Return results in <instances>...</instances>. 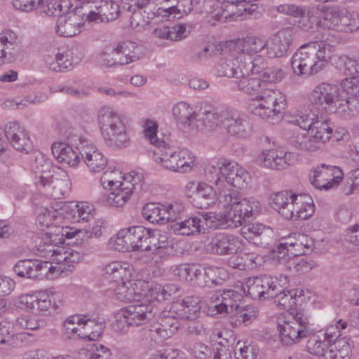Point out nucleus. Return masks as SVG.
Returning a JSON list of instances; mask_svg holds the SVG:
<instances>
[{
    "instance_id": "obj_29",
    "label": "nucleus",
    "mask_w": 359,
    "mask_h": 359,
    "mask_svg": "<svg viewBox=\"0 0 359 359\" xmlns=\"http://www.w3.org/2000/svg\"><path fill=\"white\" fill-rule=\"evenodd\" d=\"M177 315L181 320H195L201 314V302L198 297H186L182 302L173 304Z\"/></svg>"
},
{
    "instance_id": "obj_43",
    "label": "nucleus",
    "mask_w": 359,
    "mask_h": 359,
    "mask_svg": "<svg viewBox=\"0 0 359 359\" xmlns=\"http://www.w3.org/2000/svg\"><path fill=\"white\" fill-rule=\"evenodd\" d=\"M121 55L118 44L110 45L102 50L100 56V61L102 65L106 67L124 65L123 57H122Z\"/></svg>"
},
{
    "instance_id": "obj_8",
    "label": "nucleus",
    "mask_w": 359,
    "mask_h": 359,
    "mask_svg": "<svg viewBox=\"0 0 359 359\" xmlns=\"http://www.w3.org/2000/svg\"><path fill=\"white\" fill-rule=\"evenodd\" d=\"M344 177L342 170L335 165L321 163L311 168L309 173L310 183L319 190L337 187Z\"/></svg>"
},
{
    "instance_id": "obj_21",
    "label": "nucleus",
    "mask_w": 359,
    "mask_h": 359,
    "mask_svg": "<svg viewBox=\"0 0 359 359\" xmlns=\"http://www.w3.org/2000/svg\"><path fill=\"white\" fill-rule=\"evenodd\" d=\"M293 30L285 27L279 30L267 40V55L271 58L281 57L287 55L292 44Z\"/></svg>"
},
{
    "instance_id": "obj_14",
    "label": "nucleus",
    "mask_w": 359,
    "mask_h": 359,
    "mask_svg": "<svg viewBox=\"0 0 359 359\" xmlns=\"http://www.w3.org/2000/svg\"><path fill=\"white\" fill-rule=\"evenodd\" d=\"M79 7L68 10L57 20L56 33L64 37H72L81 32V27L84 25L83 15Z\"/></svg>"
},
{
    "instance_id": "obj_55",
    "label": "nucleus",
    "mask_w": 359,
    "mask_h": 359,
    "mask_svg": "<svg viewBox=\"0 0 359 359\" xmlns=\"http://www.w3.org/2000/svg\"><path fill=\"white\" fill-rule=\"evenodd\" d=\"M267 41L263 39L255 36L248 37L244 41L241 53L255 55L256 53L263 50L264 48L267 50Z\"/></svg>"
},
{
    "instance_id": "obj_25",
    "label": "nucleus",
    "mask_w": 359,
    "mask_h": 359,
    "mask_svg": "<svg viewBox=\"0 0 359 359\" xmlns=\"http://www.w3.org/2000/svg\"><path fill=\"white\" fill-rule=\"evenodd\" d=\"M243 294L241 292L229 289L223 290L217 294L216 299L220 302L215 306L218 313H227L231 316L237 315L243 300Z\"/></svg>"
},
{
    "instance_id": "obj_38",
    "label": "nucleus",
    "mask_w": 359,
    "mask_h": 359,
    "mask_svg": "<svg viewBox=\"0 0 359 359\" xmlns=\"http://www.w3.org/2000/svg\"><path fill=\"white\" fill-rule=\"evenodd\" d=\"M283 152L278 155V152L275 150H266L263 151V162L265 167L282 170L286 168L290 163L287 162L288 157L291 156L290 153H285L283 156Z\"/></svg>"
},
{
    "instance_id": "obj_4",
    "label": "nucleus",
    "mask_w": 359,
    "mask_h": 359,
    "mask_svg": "<svg viewBox=\"0 0 359 359\" xmlns=\"http://www.w3.org/2000/svg\"><path fill=\"white\" fill-rule=\"evenodd\" d=\"M278 329L280 341L283 345L292 346L309 337L306 350L310 353L325 358L327 351H332L328 349L325 341L318 339V337L311 336L312 332L308 318L300 313H297L292 320L278 323Z\"/></svg>"
},
{
    "instance_id": "obj_16",
    "label": "nucleus",
    "mask_w": 359,
    "mask_h": 359,
    "mask_svg": "<svg viewBox=\"0 0 359 359\" xmlns=\"http://www.w3.org/2000/svg\"><path fill=\"white\" fill-rule=\"evenodd\" d=\"M132 181L128 177H123V180L110 189L111 191L102 199L106 205L114 207L123 205L132 196L135 189V184L141 181L142 177L138 174L130 177Z\"/></svg>"
},
{
    "instance_id": "obj_34",
    "label": "nucleus",
    "mask_w": 359,
    "mask_h": 359,
    "mask_svg": "<svg viewBox=\"0 0 359 359\" xmlns=\"http://www.w3.org/2000/svg\"><path fill=\"white\" fill-rule=\"evenodd\" d=\"M52 153L58 162L67 164L71 167L76 166L80 158L76 151L68 144L59 142L52 144Z\"/></svg>"
},
{
    "instance_id": "obj_42",
    "label": "nucleus",
    "mask_w": 359,
    "mask_h": 359,
    "mask_svg": "<svg viewBox=\"0 0 359 359\" xmlns=\"http://www.w3.org/2000/svg\"><path fill=\"white\" fill-rule=\"evenodd\" d=\"M205 0H177L175 4H170L164 11L174 18H180L182 15L189 13L196 5L204 3Z\"/></svg>"
},
{
    "instance_id": "obj_7",
    "label": "nucleus",
    "mask_w": 359,
    "mask_h": 359,
    "mask_svg": "<svg viewBox=\"0 0 359 359\" xmlns=\"http://www.w3.org/2000/svg\"><path fill=\"white\" fill-rule=\"evenodd\" d=\"M98 122L105 144L114 149L129 146L130 137L121 116L109 107H102L98 113Z\"/></svg>"
},
{
    "instance_id": "obj_45",
    "label": "nucleus",
    "mask_w": 359,
    "mask_h": 359,
    "mask_svg": "<svg viewBox=\"0 0 359 359\" xmlns=\"http://www.w3.org/2000/svg\"><path fill=\"white\" fill-rule=\"evenodd\" d=\"M228 159L220 158L206 165L205 176L208 181L216 185L218 184L222 177H224V168H226Z\"/></svg>"
},
{
    "instance_id": "obj_47",
    "label": "nucleus",
    "mask_w": 359,
    "mask_h": 359,
    "mask_svg": "<svg viewBox=\"0 0 359 359\" xmlns=\"http://www.w3.org/2000/svg\"><path fill=\"white\" fill-rule=\"evenodd\" d=\"M341 11L342 9L337 8L325 11L320 18L319 25L325 29L338 32Z\"/></svg>"
},
{
    "instance_id": "obj_10",
    "label": "nucleus",
    "mask_w": 359,
    "mask_h": 359,
    "mask_svg": "<svg viewBox=\"0 0 359 359\" xmlns=\"http://www.w3.org/2000/svg\"><path fill=\"white\" fill-rule=\"evenodd\" d=\"M279 282V275L271 276L269 275H263L250 278L246 283V288L244 287V292H248V295L252 299H269L273 295L274 292L280 288L278 285Z\"/></svg>"
},
{
    "instance_id": "obj_32",
    "label": "nucleus",
    "mask_w": 359,
    "mask_h": 359,
    "mask_svg": "<svg viewBox=\"0 0 359 359\" xmlns=\"http://www.w3.org/2000/svg\"><path fill=\"white\" fill-rule=\"evenodd\" d=\"M238 61L241 63L243 74H262L270 68L266 67V62L261 55H250L238 53ZM272 67L271 69H273Z\"/></svg>"
},
{
    "instance_id": "obj_26",
    "label": "nucleus",
    "mask_w": 359,
    "mask_h": 359,
    "mask_svg": "<svg viewBox=\"0 0 359 359\" xmlns=\"http://www.w3.org/2000/svg\"><path fill=\"white\" fill-rule=\"evenodd\" d=\"M224 171V180L230 185L242 189L248 187L251 181L250 173L237 163L227 161Z\"/></svg>"
},
{
    "instance_id": "obj_41",
    "label": "nucleus",
    "mask_w": 359,
    "mask_h": 359,
    "mask_svg": "<svg viewBox=\"0 0 359 359\" xmlns=\"http://www.w3.org/2000/svg\"><path fill=\"white\" fill-rule=\"evenodd\" d=\"M142 214L143 217L150 223L165 224L164 204L157 203H147L142 208Z\"/></svg>"
},
{
    "instance_id": "obj_33",
    "label": "nucleus",
    "mask_w": 359,
    "mask_h": 359,
    "mask_svg": "<svg viewBox=\"0 0 359 359\" xmlns=\"http://www.w3.org/2000/svg\"><path fill=\"white\" fill-rule=\"evenodd\" d=\"M216 192L213 187L205 182L198 184L191 201L193 205L198 209H206L215 204Z\"/></svg>"
},
{
    "instance_id": "obj_30",
    "label": "nucleus",
    "mask_w": 359,
    "mask_h": 359,
    "mask_svg": "<svg viewBox=\"0 0 359 359\" xmlns=\"http://www.w3.org/2000/svg\"><path fill=\"white\" fill-rule=\"evenodd\" d=\"M220 124V111L217 109L209 107L197 114L194 125V131H212Z\"/></svg>"
},
{
    "instance_id": "obj_44",
    "label": "nucleus",
    "mask_w": 359,
    "mask_h": 359,
    "mask_svg": "<svg viewBox=\"0 0 359 359\" xmlns=\"http://www.w3.org/2000/svg\"><path fill=\"white\" fill-rule=\"evenodd\" d=\"M217 73L220 76L229 78H241L243 76L241 63L238 61V56L234 60L222 61L217 66Z\"/></svg>"
},
{
    "instance_id": "obj_56",
    "label": "nucleus",
    "mask_w": 359,
    "mask_h": 359,
    "mask_svg": "<svg viewBox=\"0 0 359 359\" xmlns=\"http://www.w3.org/2000/svg\"><path fill=\"white\" fill-rule=\"evenodd\" d=\"M277 11L280 13L299 18H304L306 15H310L311 13L309 8L307 6H297L291 4L279 5L277 7Z\"/></svg>"
},
{
    "instance_id": "obj_24",
    "label": "nucleus",
    "mask_w": 359,
    "mask_h": 359,
    "mask_svg": "<svg viewBox=\"0 0 359 359\" xmlns=\"http://www.w3.org/2000/svg\"><path fill=\"white\" fill-rule=\"evenodd\" d=\"M37 254L39 256L47 259L46 262L52 265L53 262L60 263L62 262H76L79 260V253L72 252L70 257L67 255L63 247L53 245L49 242H43L36 245Z\"/></svg>"
},
{
    "instance_id": "obj_64",
    "label": "nucleus",
    "mask_w": 359,
    "mask_h": 359,
    "mask_svg": "<svg viewBox=\"0 0 359 359\" xmlns=\"http://www.w3.org/2000/svg\"><path fill=\"white\" fill-rule=\"evenodd\" d=\"M341 86L347 94L354 97L359 96L358 76H351L343 79L341 82Z\"/></svg>"
},
{
    "instance_id": "obj_53",
    "label": "nucleus",
    "mask_w": 359,
    "mask_h": 359,
    "mask_svg": "<svg viewBox=\"0 0 359 359\" xmlns=\"http://www.w3.org/2000/svg\"><path fill=\"white\" fill-rule=\"evenodd\" d=\"M316 116L314 114H309L307 111L297 110L289 115L288 122L308 130L312 126Z\"/></svg>"
},
{
    "instance_id": "obj_40",
    "label": "nucleus",
    "mask_w": 359,
    "mask_h": 359,
    "mask_svg": "<svg viewBox=\"0 0 359 359\" xmlns=\"http://www.w3.org/2000/svg\"><path fill=\"white\" fill-rule=\"evenodd\" d=\"M32 169L35 172L36 177L39 178V181L36 182L39 186L42 181L47 180L50 172L56 168L53 167L51 161L46 158L43 154L37 153L34 157Z\"/></svg>"
},
{
    "instance_id": "obj_20",
    "label": "nucleus",
    "mask_w": 359,
    "mask_h": 359,
    "mask_svg": "<svg viewBox=\"0 0 359 359\" xmlns=\"http://www.w3.org/2000/svg\"><path fill=\"white\" fill-rule=\"evenodd\" d=\"M54 269L55 267L48 262L31 259L19 260L13 267L14 272L19 277L31 279H43Z\"/></svg>"
},
{
    "instance_id": "obj_19",
    "label": "nucleus",
    "mask_w": 359,
    "mask_h": 359,
    "mask_svg": "<svg viewBox=\"0 0 359 359\" xmlns=\"http://www.w3.org/2000/svg\"><path fill=\"white\" fill-rule=\"evenodd\" d=\"M90 11L86 15L88 22H109L118 18L121 13L119 4L113 0H95L89 6Z\"/></svg>"
},
{
    "instance_id": "obj_35",
    "label": "nucleus",
    "mask_w": 359,
    "mask_h": 359,
    "mask_svg": "<svg viewBox=\"0 0 359 359\" xmlns=\"http://www.w3.org/2000/svg\"><path fill=\"white\" fill-rule=\"evenodd\" d=\"M290 143L298 149L311 152L316 151L322 147L316 136L311 134L309 130L306 133L292 136L290 138Z\"/></svg>"
},
{
    "instance_id": "obj_36",
    "label": "nucleus",
    "mask_w": 359,
    "mask_h": 359,
    "mask_svg": "<svg viewBox=\"0 0 359 359\" xmlns=\"http://www.w3.org/2000/svg\"><path fill=\"white\" fill-rule=\"evenodd\" d=\"M309 130L314 136H316L323 145L332 137L333 126L328 120L317 115Z\"/></svg>"
},
{
    "instance_id": "obj_28",
    "label": "nucleus",
    "mask_w": 359,
    "mask_h": 359,
    "mask_svg": "<svg viewBox=\"0 0 359 359\" xmlns=\"http://www.w3.org/2000/svg\"><path fill=\"white\" fill-rule=\"evenodd\" d=\"M279 289L274 292L271 298L280 309H291L296 304L297 293L294 290H288L290 283L287 276L279 274Z\"/></svg>"
},
{
    "instance_id": "obj_58",
    "label": "nucleus",
    "mask_w": 359,
    "mask_h": 359,
    "mask_svg": "<svg viewBox=\"0 0 359 359\" xmlns=\"http://www.w3.org/2000/svg\"><path fill=\"white\" fill-rule=\"evenodd\" d=\"M84 327L88 330H91L90 333L86 337H88L89 340H95L102 334L104 323L96 318L91 319L87 316H84Z\"/></svg>"
},
{
    "instance_id": "obj_1",
    "label": "nucleus",
    "mask_w": 359,
    "mask_h": 359,
    "mask_svg": "<svg viewBox=\"0 0 359 359\" xmlns=\"http://www.w3.org/2000/svg\"><path fill=\"white\" fill-rule=\"evenodd\" d=\"M244 74L235 80L239 90L248 95H256L257 99L248 105V110L263 119L282 114L286 108L285 95L274 88L272 83L280 82L285 77L281 68L269 69L262 74V78L249 77Z\"/></svg>"
},
{
    "instance_id": "obj_61",
    "label": "nucleus",
    "mask_w": 359,
    "mask_h": 359,
    "mask_svg": "<svg viewBox=\"0 0 359 359\" xmlns=\"http://www.w3.org/2000/svg\"><path fill=\"white\" fill-rule=\"evenodd\" d=\"M132 271V266L128 263L122 262L110 280L116 283L118 285H124L127 282H130Z\"/></svg>"
},
{
    "instance_id": "obj_2",
    "label": "nucleus",
    "mask_w": 359,
    "mask_h": 359,
    "mask_svg": "<svg viewBox=\"0 0 359 359\" xmlns=\"http://www.w3.org/2000/svg\"><path fill=\"white\" fill-rule=\"evenodd\" d=\"M158 126L155 122L146 123L144 130L145 137L156 147L154 151L156 162L165 169L173 172H185L191 170L194 164V156L187 149H177L159 140L156 136Z\"/></svg>"
},
{
    "instance_id": "obj_17",
    "label": "nucleus",
    "mask_w": 359,
    "mask_h": 359,
    "mask_svg": "<svg viewBox=\"0 0 359 359\" xmlns=\"http://www.w3.org/2000/svg\"><path fill=\"white\" fill-rule=\"evenodd\" d=\"M83 56V51L79 46L72 47L65 53V55L60 53L57 48H53V55H46V63L50 69L62 72L77 65Z\"/></svg>"
},
{
    "instance_id": "obj_60",
    "label": "nucleus",
    "mask_w": 359,
    "mask_h": 359,
    "mask_svg": "<svg viewBox=\"0 0 359 359\" xmlns=\"http://www.w3.org/2000/svg\"><path fill=\"white\" fill-rule=\"evenodd\" d=\"M258 349L252 344L246 345L238 341L236 345L235 356L236 359H256Z\"/></svg>"
},
{
    "instance_id": "obj_59",
    "label": "nucleus",
    "mask_w": 359,
    "mask_h": 359,
    "mask_svg": "<svg viewBox=\"0 0 359 359\" xmlns=\"http://www.w3.org/2000/svg\"><path fill=\"white\" fill-rule=\"evenodd\" d=\"M93 209L86 203L75 205L72 209L73 217L78 222H89L94 218Z\"/></svg>"
},
{
    "instance_id": "obj_6",
    "label": "nucleus",
    "mask_w": 359,
    "mask_h": 359,
    "mask_svg": "<svg viewBox=\"0 0 359 359\" xmlns=\"http://www.w3.org/2000/svg\"><path fill=\"white\" fill-rule=\"evenodd\" d=\"M158 230L143 226H133L118 231L115 238L110 240V245L118 252L148 251L152 247V241L160 236Z\"/></svg>"
},
{
    "instance_id": "obj_12",
    "label": "nucleus",
    "mask_w": 359,
    "mask_h": 359,
    "mask_svg": "<svg viewBox=\"0 0 359 359\" xmlns=\"http://www.w3.org/2000/svg\"><path fill=\"white\" fill-rule=\"evenodd\" d=\"M339 93L336 85L322 83L318 85L311 94L312 104L320 111H335V103L338 102Z\"/></svg>"
},
{
    "instance_id": "obj_5",
    "label": "nucleus",
    "mask_w": 359,
    "mask_h": 359,
    "mask_svg": "<svg viewBox=\"0 0 359 359\" xmlns=\"http://www.w3.org/2000/svg\"><path fill=\"white\" fill-rule=\"evenodd\" d=\"M324 43L310 42L303 44L291 58V67L298 76H310L322 70L330 60Z\"/></svg>"
},
{
    "instance_id": "obj_39",
    "label": "nucleus",
    "mask_w": 359,
    "mask_h": 359,
    "mask_svg": "<svg viewBox=\"0 0 359 359\" xmlns=\"http://www.w3.org/2000/svg\"><path fill=\"white\" fill-rule=\"evenodd\" d=\"M121 57H123V64L135 62L143 56L142 47L130 41H124L118 43Z\"/></svg>"
},
{
    "instance_id": "obj_50",
    "label": "nucleus",
    "mask_w": 359,
    "mask_h": 359,
    "mask_svg": "<svg viewBox=\"0 0 359 359\" xmlns=\"http://www.w3.org/2000/svg\"><path fill=\"white\" fill-rule=\"evenodd\" d=\"M176 311L171 306L169 311H164L160 314V323L161 326L168 330V333L174 334L181 325L182 320L176 313Z\"/></svg>"
},
{
    "instance_id": "obj_27",
    "label": "nucleus",
    "mask_w": 359,
    "mask_h": 359,
    "mask_svg": "<svg viewBox=\"0 0 359 359\" xmlns=\"http://www.w3.org/2000/svg\"><path fill=\"white\" fill-rule=\"evenodd\" d=\"M172 116L177 126L187 133L193 132L197 114L192 107L184 102H180L172 108Z\"/></svg>"
},
{
    "instance_id": "obj_49",
    "label": "nucleus",
    "mask_w": 359,
    "mask_h": 359,
    "mask_svg": "<svg viewBox=\"0 0 359 359\" xmlns=\"http://www.w3.org/2000/svg\"><path fill=\"white\" fill-rule=\"evenodd\" d=\"M314 241L305 233L297 235V240L293 248L290 249L289 256H300L306 255L313 251Z\"/></svg>"
},
{
    "instance_id": "obj_54",
    "label": "nucleus",
    "mask_w": 359,
    "mask_h": 359,
    "mask_svg": "<svg viewBox=\"0 0 359 359\" xmlns=\"http://www.w3.org/2000/svg\"><path fill=\"white\" fill-rule=\"evenodd\" d=\"M340 330L338 325H332L327 326L323 333L324 339L325 341H327V344L334 343L336 345V347H340V346L343 343H346V345L345 346V351H349L351 349L350 344L346 341L345 338L339 339L340 337Z\"/></svg>"
},
{
    "instance_id": "obj_15",
    "label": "nucleus",
    "mask_w": 359,
    "mask_h": 359,
    "mask_svg": "<svg viewBox=\"0 0 359 359\" xmlns=\"http://www.w3.org/2000/svg\"><path fill=\"white\" fill-rule=\"evenodd\" d=\"M238 237L229 233H219L213 236L205 245L207 252L217 255H235L241 248Z\"/></svg>"
},
{
    "instance_id": "obj_52",
    "label": "nucleus",
    "mask_w": 359,
    "mask_h": 359,
    "mask_svg": "<svg viewBox=\"0 0 359 359\" xmlns=\"http://www.w3.org/2000/svg\"><path fill=\"white\" fill-rule=\"evenodd\" d=\"M302 233H293L287 238H284L283 241L278 243L273 250V257L278 259H285L286 256L290 255V249L293 248L297 240V235Z\"/></svg>"
},
{
    "instance_id": "obj_11",
    "label": "nucleus",
    "mask_w": 359,
    "mask_h": 359,
    "mask_svg": "<svg viewBox=\"0 0 359 359\" xmlns=\"http://www.w3.org/2000/svg\"><path fill=\"white\" fill-rule=\"evenodd\" d=\"M71 185L67 172L56 168L39 186L44 188L46 194L54 199H61L69 194Z\"/></svg>"
},
{
    "instance_id": "obj_62",
    "label": "nucleus",
    "mask_w": 359,
    "mask_h": 359,
    "mask_svg": "<svg viewBox=\"0 0 359 359\" xmlns=\"http://www.w3.org/2000/svg\"><path fill=\"white\" fill-rule=\"evenodd\" d=\"M205 268L210 287L221 285L222 281L227 277L226 271L224 268L215 266H209Z\"/></svg>"
},
{
    "instance_id": "obj_37",
    "label": "nucleus",
    "mask_w": 359,
    "mask_h": 359,
    "mask_svg": "<svg viewBox=\"0 0 359 359\" xmlns=\"http://www.w3.org/2000/svg\"><path fill=\"white\" fill-rule=\"evenodd\" d=\"M292 197L297 200L294 221L307 219L313 215L315 205L310 196L301 194L292 195Z\"/></svg>"
},
{
    "instance_id": "obj_23",
    "label": "nucleus",
    "mask_w": 359,
    "mask_h": 359,
    "mask_svg": "<svg viewBox=\"0 0 359 359\" xmlns=\"http://www.w3.org/2000/svg\"><path fill=\"white\" fill-rule=\"evenodd\" d=\"M5 135L16 150L29 153L32 149V142L29 135L19 123H8L6 127Z\"/></svg>"
},
{
    "instance_id": "obj_3",
    "label": "nucleus",
    "mask_w": 359,
    "mask_h": 359,
    "mask_svg": "<svg viewBox=\"0 0 359 359\" xmlns=\"http://www.w3.org/2000/svg\"><path fill=\"white\" fill-rule=\"evenodd\" d=\"M224 201L229 210L223 213L209 212L205 215L208 219L215 223L213 225L215 229L236 228L259 212L258 201L254 198H241L236 193L225 194Z\"/></svg>"
},
{
    "instance_id": "obj_63",
    "label": "nucleus",
    "mask_w": 359,
    "mask_h": 359,
    "mask_svg": "<svg viewBox=\"0 0 359 359\" xmlns=\"http://www.w3.org/2000/svg\"><path fill=\"white\" fill-rule=\"evenodd\" d=\"M86 356L88 359H111V353L109 348L102 344H94L88 351Z\"/></svg>"
},
{
    "instance_id": "obj_31",
    "label": "nucleus",
    "mask_w": 359,
    "mask_h": 359,
    "mask_svg": "<svg viewBox=\"0 0 359 359\" xmlns=\"http://www.w3.org/2000/svg\"><path fill=\"white\" fill-rule=\"evenodd\" d=\"M121 311L132 327L141 325L155 316L149 306L143 304L129 305Z\"/></svg>"
},
{
    "instance_id": "obj_46",
    "label": "nucleus",
    "mask_w": 359,
    "mask_h": 359,
    "mask_svg": "<svg viewBox=\"0 0 359 359\" xmlns=\"http://www.w3.org/2000/svg\"><path fill=\"white\" fill-rule=\"evenodd\" d=\"M72 4L69 0H51L45 6H41L39 10L48 16L60 18L62 14L70 10Z\"/></svg>"
},
{
    "instance_id": "obj_13",
    "label": "nucleus",
    "mask_w": 359,
    "mask_h": 359,
    "mask_svg": "<svg viewBox=\"0 0 359 359\" xmlns=\"http://www.w3.org/2000/svg\"><path fill=\"white\" fill-rule=\"evenodd\" d=\"M207 212L203 213L201 216L186 215L184 219L177 223H172L168 225L169 229L175 234L181 236H191L196 233H205L204 224L215 229L213 226L215 223L211 219H208L205 216Z\"/></svg>"
},
{
    "instance_id": "obj_51",
    "label": "nucleus",
    "mask_w": 359,
    "mask_h": 359,
    "mask_svg": "<svg viewBox=\"0 0 359 359\" xmlns=\"http://www.w3.org/2000/svg\"><path fill=\"white\" fill-rule=\"evenodd\" d=\"M358 29L359 15L355 13L347 12L342 10L338 32L351 33L357 31Z\"/></svg>"
},
{
    "instance_id": "obj_57",
    "label": "nucleus",
    "mask_w": 359,
    "mask_h": 359,
    "mask_svg": "<svg viewBox=\"0 0 359 359\" xmlns=\"http://www.w3.org/2000/svg\"><path fill=\"white\" fill-rule=\"evenodd\" d=\"M355 65H356V59L346 55L339 56L335 61L336 68L346 76H353L357 73Z\"/></svg>"
},
{
    "instance_id": "obj_22",
    "label": "nucleus",
    "mask_w": 359,
    "mask_h": 359,
    "mask_svg": "<svg viewBox=\"0 0 359 359\" xmlns=\"http://www.w3.org/2000/svg\"><path fill=\"white\" fill-rule=\"evenodd\" d=\"M20 53V43L16 34L6 30L0 34V65L16 60Z\"/></svg>"
},
{
    "instance_id": "obj_9",
    "label": "nucleus",
    "mask_w": 359,
    "mask_h": 359,
    "mask_svg": "<svg viewBox=\"0 0 359 359\" xmlns=\"http://www.w3.org/2000/svg\"><path fill=\"white\" fill-rule=\"evenodd\" d=\"M220 126L229 135L240 138L248 137L252 130L247 116L234 109L220 111Z\"/></svg>"
},
{
    "instance_id": "obj_48",
    "label": "nucleus",
    "mask_w": 359,
    "mask_h": 359,
    "mask_svg": "<svg viewBox=\"0 0 359 359\" xmlns=\"http://www.w3.org/2000/svg\"><path fill=\"white\" fill-rule=\"evenodd\" d=\"M165 223H177L186 215V210L182 203L174 202L164 204Z\"/></svg>"
},
{
    "instance_id": "obj_18",
    "label": "nucleus",
    "mask_w": 359,
    "mask_h": 359,
    "mask_svg": "<svg viewBox=\"0 0 359 359\" xmlns=\"http://www.w3.org/2000/svg\"><path fill=\"white\" fill-rule=\"evenodd\" d=\"M76 149L92 172H99L107 166L108 163L107 156L90 141L80 140Z\"/></svg>"
}]
</instances>
